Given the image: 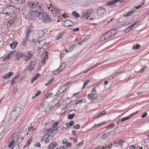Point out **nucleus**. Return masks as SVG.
<instances>
[{
    "label": "nucleus",
    "mask_w": 149,
    "mask_h": 149,
    "mask_svg": "<svg viewBox=\"0 0 149 149\" xmlns=\"http://www.w3.org/2000/svg\"><path fill=\"white\" fill-rule=\"evenodd\" d=\"M47 57V56L46 54H45L44 56L42 57L41 62L42 63H45L46 61L45 59Z\"/></svg>",
    "instance_id": "7c9ffc66"
},
{
    "label": "nucleus",
    "mask_w": 149,
    "mask_h": 149,
    "mask_svg": "<svg viewBox=\"0 0 149 149\" xmlns=\"http://www.w3.org/2000/svg\"><path fill=\"white\" fill-rule=\"evenodd\" d=\"M72 14L76 18H78L80 17L79 14L75 11H73L72 12Z\"/></svg>",
    "instance_id": "c85d7f7f"
},
{
    "label": "nucleus",
    "mask_w": 149,
    "mask_h": 149,
    "mask_svg": "<svg viewBox=\"0 0 149 149\" xmlns=\"http://www.w3.org/2000/svg\"><path fill=\"white\" fill-rule=\"evenodd\" d=\"M53 95V94L52 93H47L45 95V97L47 99L52 96Z\"/></svg>",
    "instance_id": "e433bc0d"
},
{
    "label": "nucleus",
    "mask_w": 149,
    "mask_h": 149,
    "mask_svg": "<svg viewBox=\"0 0 149 149\" xmlns=\"http://www.w3.org/2000/svg\"><path fill=\"white\" fill-rule=\"evenodd\" d=\"M130 23V21L127 20L125 22H122L121 23V25L123 26H126L129 24Z\"/></svg>",
    "instance_id": "c03bdc74"
},
{
    "label": "nucleus",
    "mask_w": 149,
    "mask_h": 149,
    "mask_svg": "<svg viewBox=\"0 0 149 149\" xmlns=\"http://www.w3.org/2000/svg\"><path fill=\"white\" fill-rule=\"evenodd\" d=\"M32 70L31 68L30 67V66L29 65L27 66L25 69V70L27 71H29L30 70Z\"/></svg>",
    "instance_id": "603ef678"
},
{
    "label": "nucleus",
    "mask_w": 149,
    "mask_h": 149,
    "mask_svg": "<svg viewBox=\"0 0 149 149\" xmlns=\"http://www.w3.org/2000/svg\"><path fill=\"white\" fill-rule=\"evenodd\" d=\"M12 149H19V145H15L12 148Z\"/></svg>",
    "instance_id": "864d4df0"
},
{
    "label": "nucleus",
    "mask_w": 149,
    "mask_h": 149,
    "mask_svg": "<svg viewBox=\"0 0 149 149\" xmlns=\"http://www.w3.org/2000/svg\"><path fill=\"white\" fill-rule=\"evenodd\" d=\"M116 0H112L111 1H109L107 2L106 5L107 6H110L112 4L116 3Z\"/></svg>",
    "instance_id": "b1692460"
},
{
    "label": "nucleus",
    "mask_w": 149,
    "mask_h": 149,
    "mask_svg": "<svg viewBox=\"0 0 149 149\" xmlns=\"http://www.w3.org/2000/svg\"><path fill=\"white\" fill-rule=\"evenodd\" d=\"M101 63H97V64H95L94 65L91 67V68H89L87 70L85 71L84 72H86L88 71H90V70H91L92 69H93L94 68H95V67L97 66L98 65L100 64Z\"/></svg>",
    "instance_id": "cd10ccee"
},
{
    "label": "nucleus",
    "mask_w": 149,
    "mask_h": 149,
    "mask_svg": "<svg viewBox=\"0 0 149 149\" xmlns=\"http://www.w3.org/2000/svg\"><path fill=\"white\" fill-rule=\"evenodd\" d=\"M58 123V122L55 123L53 124L52 126V127L54 128L55 129V128H56L57 126Z\"/></svg>",
    "instance_id": "052dcab7"
},
{
    "label": "nucleus",
    "mask_w": 149,
    "mask_h": 149,
    "mask_svg": "<svg viewBox=\"0 0 149 149\" xmlns=\"http://www.w3.org/2000/svg\"><path fill=\"white\" fill-rule=\"evenodd\" d=\"M134 12V11H132L131 12L127 13V16H130Z\"/></svg>",
    "instance_id": "e2e57ef3"
},
{
    "label": "nucleus",
    "mask_w": 149,
    "mask_h": 149,
    "mask_svg": "<svg viewBox=\"0 0 149 149\" xmlns=\"http://www.w3.org/2000/svg\"><path fill=\"white\" fill-rule=\"evenodd\" d=\"M22 104L20 103H17L15 105V108L12 112L13 114H15L16 117L19 115V113L21 110Z\"/></svg>",
    "instance_id": "7ed1b4c3"
},
{
    "label": "nucleus",
    "mask_w": 149,
    "mask_h": 149,
    "mask_svg": "<svg viewBox=\"0 0 149 149\" xmlns=\"http://www.w3.org/2000/svg\"><path fill=\"white\" fill-rule=\"evenodd\" d=\"M68 141V140L66 139H64L62 141V143L64 144H67Z\"/></svg>",
    "instance_id": "bf43d9fd"
},
{
    "label": "nucleus",
    "mask_w": 149,
    "mask_h": 149,
    "mask_svg": "<svg viewBox=\"0 0 149 149\" xmlns=\"http://www.w3.org/2000/svg\"><path fill=\"white\" fill-rule=\"evenodd\" d=\"M44 7L42 4L38 7V18L39 20L43 21L46 23H49L52 21L51 17L48 15L44 11Z\"/></svg>",
    "instance_id": "f257e3e1"
},
{
    "label": "nucleus",
    "mask_w": 149,
    "mask_h": 149,
    "mask_svg": "<svg viewBox=\"0 0 149 149\" xmlns=\"http://www.w3.org/2000/svg\"><path fill=\"white\" fill-rule=\"evenodd\" d=\"M31 15L33 19H35L37 17V11H32Z\"/></svg>",
    "instance_id": "aec40b11"
},
{
    "label": "nucleus",
    "mask_w": 149,
    "mask_h": 149,
    "mask_svg": "<svg viewBox=\"0 0 149 149\" xmlns=\"http://www.w3.org/2000/svg\"><path fill=\"white\" fill-rule=\"evenodd\" d=\"M19 78V76L17 75V76L14 77L13 78L11 81V83L10 84V85H12L13 84H14L15 83H16V80H17V79H18Z\"/></svg>",
    "instance_id": "6ab92c4d"
},
{
    "label": "nucleus",
    "mask_w": 149,
    "mask_h": 149,
    "mask_svg": "<svg viewBox=\"0 0 149 149\" xmlns=\"http://www.w3.org/2000/svg\"><path fill=\"white\" fill-rule=\"evenodd\" d=\"M61 89H62V90H63L64 92L66 90L67 87L66 86H64V85H63V86L61 87Z\"/></svg>",
    "instance_id": "680f3d73"
},
{
    "label": "nucleus",
    "mask_w": 149,
    "mask_h": 149,
    "mask_svg": "<svg viewBox=\"0 0 149 149\" xmlns=\"http://www.w3.org/2000/svg\"><path fill=\"white\" fill-rule=\"evenodd\" d=\"M37 79V73L36 74V75L33 77L31 81V83H33L34 81L36 80Z\"/></svg>",
    "instance_id": "37998d69"
},
{
    "label": "nucleus",
    "mask_w": 149,
    "mask_h": 149,
    "mask_svg": "<svg viewBox=\"0 0 149 149\" xmlns=\"http://www.w3.org/2000/svg\"><path fill=\"white\" fill-rule=\"evenodd\" d=\"M26 55H25L24 60L25 61L27 62L31 58L33 54L31 53L30 52H28L26 53Z\"/></svg>",
    "instance_id": "9d476101"
},
{
    "label": "nucleus",
    "mask_w": 149,
    "mask_h": 149,
    "mask_svg": "<svg viewBox=\"0 0 149 149\" xmlns=\"http://www.w3.org/2000/svg\"><path fill=\"white\" fill-rule=\"evenodd\" d=\"M76 113V110H73L70 111L68 113H70L68 117V118L70 119H72L75 115Z\"/></svg>",
    "instance_id": "f8f14e48"
},
{
    "label": "nucleus",
    "mask_w": 149,
    "mask_h": 149,
    "mask_svg": "<svg viewBox=\"0 0 149 149\" xmlns=\"http://www.w3.org/2000/svg\"><path fill=\"white\" fill-rule=\"evenodd\" d=\"M38 43L40 45V46L38 47V48H40V49L38 51V52H42V53H41L42 54H44L45 50L44 48H42V47L43 45H44L45 44V40H42L41 41H39L38 42Z\"/></svg>",
    "instance_id": "0eeeda50"
},
{
    "label": "nucleus",
    "mask_w": 149,
    "mask_h": 149,
    "mask_svg": "<svg viewBox=\"0 0 149 149\" xmlns=\"http://www.w3.org/2000/svg\"><path fill=\"white\" fill-rule=\"evenodd\" d=\"M25 55L23 53L20 52H18L16 54V58L17 60H19L20 58Z\"/></svg>",
    "instance_id": "f3484780"
},
{
    "label": "nucleus",
    "mask_w": 149,
    "mask_h": 149,
    "mask_svg": "<svg viewBox=\"0 0 149 149\" xmlns=\"http://www.w3.org/2000/svg\"><path fill=\"white\" fill-rule=\"evenodd\" d=\"M55 8V6H54L52 4H50V7L48 8V10L51 11H54V9Z\"/></svg>",
    "instance_id": "72a5a7b5"
},
{
    "label": "nucleus",
    "mask_w": 149,
    "mask_h": 149,
    "mask_svg": "<svg viewBox=\"0 0 149 149\" xmlns=\"http://www.w3.org/2000/svg\"><path fill=\"white\" fill-rule=\"evenodd\" d=\"M54 11L58 14H60L61 13V10L56 7H55V8L54 9Z\"/></svg>",
    "instance_id": "ea45409f"
},
{
    "label": "nucleus",
    "mask_w": 149,
    "mask_h": 149,
    "mask_svg": "<svg viewBox=\"0 0 149 149\" xmlns=\"http://www.w3.org/2000/svg\"><path fill=\"white\" fill-rule=\"evenodd\" d=\"M134 26V25L133 24L132 25L129 26V27H128V28L131 30L133 28V27Z\"/></svg>",
    "instance_id": "338daca9"
},
{
    "label": "nucleus",
    "mask_w": 149,
    "mask_h": 149,
    "mask_svg": "<svg viewBox=\"0 0 149 149\" xmlns=\"http://www.w3.org/2000/svg\"><path fill=\"white\" fill-rule=\"evenodd\" d=\"M8 75V77H11L12 76L13 74V72H9L7 74Z\"/></svg>",
    "instance_id": "0e129e2a"
},
{
    "label": "nucleus",
    "mask_w": 149,
    "mask_h": 149,
    "mask_svg": "<svg viewBox=\"0 0 149 149\" xmlns=\"http://www.w3.org/2000/svg\"><path fill=\"white\" fill-rule=\"evenodd\" d=\"M32 27L33 26H31L30 27L27 28L25 33V34H26L25 36L26 40H28L29 41L31 42H34V41L33 40L32 41H31V40H29V37L31 36V31H33Z\"/></svg>",
    "instance_id": "20e7f679"
},
{
    "label": "nucleus",
    "mask_w": 149,
    "mask_h": 149,
    "mask_svg": "<svg viewBox=\"0 0 149 149\" xmlns=\"http://www.w3.org/2000/svg\"><path fill=\"white\" fill-rule=\"evenodd\" d=\"M106 113V111L105 110H104L101 112H100L97 116L95 117V118L98 117L100 116L103 115L104 114H105Z\"/></svg>",
    "instance_id": "79ce46f5"
},
{
    "label": "nucleus",
    "mask_w": 149,
    "mask_h": 149,
    "mask_svg": "<svg viewBox=\"0 0 149 149\" xmlns=\"http://www.w3.org/2000/svg\"><path fill=\"white\" fill-rule=\"evenodd\" d=\"M73 23L72 21L67 19L64 22V23L63 24V25L64 26H71L73 25Z\"/></svg>",
    "instance_id": "ddd939ff"
},
{
    "label": "nucleus",
    "mask_w": 149,
    "mask_h": 149,
    "mask_svg": "<svg viewBox=\"0 0 149 149\" xmlns=\"http://www.w3.org/2000/svg\"><path fill=\"white\" fill-rule=\"evenodd\" d=\"M106 148V145H104L102 146H98L97 148H96L95 149H102V148Z\"/></svg>",
    "instance_id": "de8ad7c7"
},
{
    "label": "nucleus",
    "mask_w": 149,
    "mask_h": 149,
    "mask_svg": "<svg viewBox=\"0 0 149 149\" xmlns=\"http://www.w3.org/2000/svg\"><path fill=\"white\" fill-rule=\"evenodd\" d=\"M14 52H12L9 53L7 56L3 59L4 60H6V58H8L10 57H12L14 55Z\"/></svg>",
    "instance_id": "5701e85b"
},
{
    "label": "nucleus",
    "mask_w": 149,
    "mask_h": 149,
    "mask_svg": "<svg viewBox=\"0 0 149 149\" xmlns=\"http://www.w3.org/2000/svg\"><path fill=\"white\" fill-rule=\"evenodd\" d=\"M108 32L110 33L112 37H113L114 36V35L117 33V30L116 29H113L109 30Z\"/></svg>",
    "instance_id": "4468645a"
},
{
    "label": "nucleus",
    "mask_w": 149,
    "mask_h": 149,
    "mask_svg": "<svg viewBox=\"0 0 149 149\" xmlns=\"http://www.w3.org/2000/svg\"><path fill=\"white\" fill-rule=\"evenodd\" d=\"M124 142L123 140H119L117 142H115L114 143H117V144L120 145L121 146L122 145L123 143Z\"/></svg>",
    "instance_id": "4c0bfd02"
},
{
    "label": "nucleus",
    "mask_w": 149,
    "mask_h": 149,
    "mask_svg": "<svg viewBox=\"0 0 149 149\" xmlns=\"http://www.w3.org/2000/svg\"><path fill=\"white\" fill-rule=\"evenodd\" d=\"M114 124L113 123H112L110 124L109 126H107L106 127V128L107 129H108L109 128L112 127L114 126Z\"/></svg>",
    "instance_id": "5fc2aeb1"
},
{
    "label": "nucleus",
    "mask_w": 149,
    "mask_h": 149,
    "mask_svg": "<svg viewBox=\"0 0 149 149\" xmlns=\"http://www.w3.org/2000/svg\"><path fill=\"white\" fill-rule=\"evenodd\" d=\"M108 134H104L101 136V138L103 139H106L107 138H109L110 136H109Z\"/></svg>",
    "instance_id": "bb28decb"
},
{
    "label": "nucleus",
    "mask_w": 149,
    "mask_h": 149,
    "mask_svg": "<svg viewBox=\"0 0 149 149\" xmlns=\"http://www.w3.org/2000/svg\"><path fill=\"white\" fill-rule=\"evenodd\" d=\"M15 10V8L11 6L6 7L3 11V13L5 15H9L13 14Z\"/></svg>",
    "instance_id": "f03ea898"
},
{
    "label": "nucleus",
    "mask_w": 149,
    "mask_h": 149,
    "mask_svg": "<svg viewBox=\"0 0 149 149\" xmlns=\"http://www.w3.org/2000/svg\"><path fill=\"white\" fill-rule=\"evenodd\" d=\"M103 122H102L100 123H99L95 124L94 125V127H96L98 126H99L101 125H102V124Z\"/></svg>",
    "instance_id": "13d9d810"
},
{
    "label": "nucleus",
    "mask_w": 149,
    "mask_h": 149,
    "mask_svg": "<svg viewBox=\"0 0 149 149\" xmlns=\"http://www.w3.org/2000/svg\"><path fill=\"white\" fill-rule=\"evenodd\" d=\"M15 142V141L14 140H12L10 144H9L8 147L10 148H11L12 146L14 145Z\"/></svg>",
    "instance_id": "09e8293b"
},
{
    "label": "nucleus",
    "mask_w": 149,
    "mask_h": 149,
    "mask_svg": "<svg viewBox=\"0 0 149 149\" xmlns=\"http://www.w3.org/2000/svg\"><path fill=\"white\" fill-rule=\"evenodd\" d=\"M80 126L79 125L77 124L75 125H74L73 127L74 128L76 129H78L79 128Z\"/></svg>",
    "instance_id": "6e6d98bb"
},
{
    "label": "nucleus",
    "mask_w": 149,
    "mask_h": 149,
    "mask_svg": "<svg viewBox=\"0 0 149 149\" xmlns=\"http://www.w3.org/2000/svg\"><path fill=\"white\" fill-rule=\"evenodd\" d=\"M140 47V45L139 44H135L132 47V49H138Z\"/></svg>",
    "instance_id": "473e14b6"
},
{
    "label": "nucleus",
    "mask_w": 149,
    "mask_h": 149,
    "mask_svg": "<svg viewBox=\"0 0 149 149\" xmlns=\"http://www.w3.org/2000/svg\"><path fill=\"white\" fill-rule=\"evenodd\" d=\"M121 72H116L115 74L113 75L110 76L109 77V79H113V78L115 77L116 76H117L119 74L121 73Z\"/></svg>",
    "instance_id": "f704fd0d"
},
{
    "label": "nucleus",
    "mask_w": 149,
    "mask_h": 149,
    "mask_svg": "<svg viewBox=\"0 0 149 149\" xmlns=\"http://www.w3.org/2000/svg\"><path fill=\"white\" fill-rule=\"evenodd\" d=\"M57 145V143L55 141H54L51 143L48 146V149H53Z\"/></svg>",
    "instance_id": "dca6fc26"
},
{
    "label": "nucleus",
    "mask_w": 149,
    "mask_h": 149,
    "mask_svg": "<svg viewBox=\"0 0 149 149\" xmlns=\"http://www.w3.org/2000/svg\"><path fill=\"white\" fill-rule=\"evenodd\" d=\"M63 32H61L57 35L56 40L60 39L63 36Z\"/></svg>",
    "instance_id": "393cba45"
},
{
    "label": "nucleus",
    "mask_w": 149,
    "mask_h": 149,
    "mask_svg": "<svg viewBox=\"0 0 149 149\" xmlns=\"http://www.w3.org/2000/svg\"><path fill=\"white\" fill-rule=\"evenodd\" d=\"M59 149H67V146H61L60 148H59Z\"/></svg>",
    "instance_id": "774afa93"
},
{
    "label": "nucleus",
    "mask_w": 149,
    "mask_h": 149,
    "mask_svg": "<svg viewBox=\"0 0 149 149\" xmlns=\"http://www.w3.org/2000/svg\"><path fill=\"white\" fill-rule=\"evenodd\" d=\"M60 69H59V68L58 69H57L55 71H54V74H58L60 72Z\"/></svg>",
    "instance_id": "4d7b16f0"
},
{
    "label": "nucleus",
    "mask_w": 149,
    "mask_h": 149,
    "mask_svg": "<svg viewBox=\"0 0 149 149\" xmlns=\"http://www.w3.org/2000/svg\"><path fill=\"white\" fill-rule=\"evenodd\" d=\"M55 130V129L54 128L51 127L48 128V129H47L45 131L46 132L48 133V134H49V135H51L50 134L53 131V130Z\"/></svg>",
    "instance_id": "4be33fe9"
},
{
    "label": "nucleus",
    "mask_w": 149,
    "mask_h": 149,
    "mask_svg": "<svg viewBox=\"0 0 149 149\" xmlns=\"http://www.w3.org/2000/svg\"><path fill=\"white\" fill-rule=\"evenodd\" d=\"M89 81V80H87L84 81L83 86V88H84L86 85H87Z\"/></svg>",
    "instance_id": "3c124183"
},
{
    "label": "nucleus",
    "mask_w": 149,
    "mask_h": 149,
    "mask_svg": "<svg viewBox=\"0 0 149 149\" xmlns=\"http://www.w3.org/2000/svg\"><path fill=\"white\" fill-rule=\"evenodd\" d=\"M96 91H95V88L94 87L93 88L91 91V93L88 95V98L89 100H92L93 98L95 97V95L96 94Z\"/></svg>",
    "instance_id": "6e6552de"
},
{
    "label": "nucleus",
    "mask_w": 149,
    "mask_h": 149,
    "mask_svg": "<svg viewBox=\"0 0 149 149\" xmlns=\"http://www.w3.org/2000/svg\"><path fill=\"white\" fill-rule=\"evenodd\" d=\"M90 16H88V14L86 12L82 16L81 19H85L86 18L87 19H88V17H89Z\"/></svg>",
    "instance_id": "58836bf2"
},
{
    "label": "nucleus",
    "mask_w": 149,
    "mask_h": 149,
    "mask_svg": "<svg viewBox=\"0 0 149 149\" xmlns=\"http://www.w3.org/2000/svg\"><path fill=\"white\" fill-rule=\"evenodd\" d=\"M68 49L66 48L65 49V51L66 52H68L71 51H72L73 49L71 47V46H68Z\"/></svg>",
    "instance_id": "49530a36"
},
{
    "label": "nucleus",
    "mask_w": 149,
    "mask_h": 149,
    "mask_svg": "<svg viewBox=\"0 0 149 149\" xmlns=\"http://www.w3.org/2000/svg\"><path fill=\"white\" fill-rule=\"evenodd\" d=\"M45 105V104L44 103H41L39 106H38V109L40 110V109L44 107Z\"/></svg>",
    "instance_id": "8fccbe9b"
},
{
    "label": "nucleus",
    "mask_w": 149,
    "mask_h": 149,
    "mask_svg": "<svg viewBox=\"0 0 149 149\" xmlns=\"http://www.w3.org/2000/svg\"><path fill=\"white\" fill-rule=\"evenodd\" d=\"M103 96L101 95H98L94 98L93 100L91 101V102L93 104H95L98 103L103 99Z\"/></svg>",
    "instance_id": "423d86ee"
},
{
    "label": "nucleus",
    "mask_w": 149,
    "mask_h": 149,
    "mask_svg": "<svg viewBox=\"0 0 149 149\" xmlns=\"http://www.w3.org/2000/svg\"><path fill=\"white\" fill-rule=\"evenodd\" d=\"M54 78H52L51 80L49 81L48 82L46 83L45 85L46 86H48L51 84L52 82V81L54 80Z\"/></svg>",
    "instance_id": "a19ab883"
},
{
    "label": "nucleus",
    "mask_w": 149,
    "mask_h": 149,
    "mask_svg": "<svg viewBox=\"0 0 149 149\" xmlns=\"http://www.w3.org/2000/svg\"><path fill=\"white\" fill-rule=\"evenodd\" d=\"M74 120H72L70 121L68 123H66V125L67 127H69L72 126L74 124Z\"/></svg>",
    "instance_id": "a878e982"
},
{
    "label": "nucleus",
    "mask_w": 149,
    "mask_h": 149,
    "mask_svg": "<svg viewBox=\"0 0 149 149\" xmlns=\"http://www.w3.org/2000/svg\"><path fill=\"white\" fill-rule=\"evenodd\" d=\"M66 65V64L65 63H62L60 67H59V69H60V71H61L65 67Z\"/></svg>",
    "instance_id": "c9c22d12"
},
{
    "label": "nucleus",
    "mask_w": 149,
    "mask_h": 149,
    "mask_svg": "<svg viewBox=\"0 0 149 149\" xmlns=\"http://www.w3.org/2000/svg\"><path fill=\"white\" fill-rule=\"evenodd\" d=\"M106 12V10L104 8L100 7L97 8V13L99 15H101Z\"/></svg>",
    "instance_id": "9b49d317"
},
{
    "label": "nucleus",
    "mask_w": 149,
    "mask_h": 149,
    "mask_svg": "<svg viewBox=\"0 0 149 149\" xmlns=\"http://www.w3.org/2000/svg\"><path fill=\"white\" fill-rule=\"evenodd\" d=\"M52 138L53 136H52L49 135V134H48L45 135L43 138V139L44 140L45 143H48L49 142V140L52 139Z\"/></svg>",
    "instance_id": "1a4fd4ad"
},
{
    "label": "nucleus",
    "mask_w": 149,
    "mask_h": 149,
    "mask_svg": "<svg viewBox=\"0 0 149 149\" xmlns=\"http://www.w3.org/2000/svg\"><path fill=\"white\" fill-rule=\"evenodd\" d=\"M35 62L34 61H32L30 63L29 65L31 68V69L33 70L34 68L35 65Z\"/></svg>",
    "instance_id": "c756f323"
},
{
    "label": "nucleus",
    "mask_w": 149,
    "mask_h": 149,
    "mask_svg": "<svg viewBox=\"0 0 149 149\" xmlns=\"http://www.w3.org/2000/svg\"><path fill=\"white\" fill-rule=\"evenodd\" d=\"M64 91L63 90H62V89L60 88V89L58 91L56 95L57 96L59 95H60L61 94L62 95H63V93Z\"/></svg>",
    "instance_id": "2f4dec72"
},
{
    "label": "nucleus",
    "mask_w": 149,
    "mask_h": 149,
    "mask_svg": "<svg viewBox=\"0 0 149 149\" xmlns=\"http://www.w3.org/2000/svg\"><path fill=\"white\" fill-rule=\"evenodd\" d=\"M18 45V42L16 41H14L10 44V46L12 49H15Z\"/></svg>",
    "instance_id": "a211bd4d"
},
{
    "label": "nucleus",
    "mask_w": 149,
    "mask_h": 149,
    "mask_svg": "<svg viewBox=\"0 0 149 149\" xmlns=\"http://www.w3.org/2000/svg\"><path fill=\"white\" fill-rule=\"evenodd\" d=\"M28 4L29 5V6L31 8H35L37 6V4L36 3L33 2L32 1H29L28 2Z\"/></svg>",
    "instance_id": "2eb2a0df"
},
{
    "label": "nucleus",
    "mask_w": 149,
    "mask_h": 149,
    "mask_svg": "<svg viewBox=\"0 0 149 149\" xmlns=\"http://www.w3.org/2000/svg\"><path fill=\"white\" fill-rule=\"evenodd\" d=\"M38 35L39 36V37L40 38L42 37L44 34L45 32L43 30H41L38 31Z\"/></svg>",
    "instance_id": "412c9836"
},
{
    "label": "nucleus",
    "mask_w": 149,
    "mask_h": 149,
    "mask_svg": "<svg viewBox=\"0 0 149 149\" xmlns=\"http://www.w3.org/2000/svg\"><path fill=\"white\" fill-rule=\"evenodd\" d=\"M137 112H138V111H137L135 113H132V114H131L129 116H128V117H129L128 118H129V119L131 117H132L136 113H137Z\"/></svg>",
    "instance_id": "69168bd1"
},
{
    "label": "nucleus",
    "mask_w": 149,
    "mask_h": 149,
    "mask_svg": "<svg viewBox=\"0 0 149 149\" xmlns=\"http://www.w3.org/2000/svg\"><path fill=\"white\" fill-rule=\"evenodd\" d=\"M112 37L108 31L106 32L100 38V40L101 41H103L108 38Z\"/></svg>",
    "instance_id": "39448f33"
},
{
    "label": "nucleus",
    "mask_w": 149,
    "mask_h": 149,
    "mask_svg": "<svg viewBox=\"0 0 149 149\" xmlns=\"http://www.w3.org/2000/svg\"><path fill=\"white\" fill-rule=\"evenodd\" d=\"M93 9H91L89 10H88L86 12L87 13V14H88V16H90L91 15V14L93 13Z\"/></svg>",
    "instance_id": "a18cd8bd"
}]
</instances>
